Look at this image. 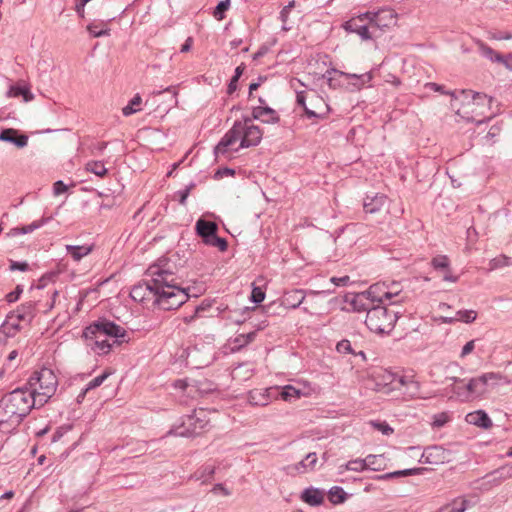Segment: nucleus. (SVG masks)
Returning a JSON list of instances; mask_svg holds the SVG:
<instances>
[{
  "instance_id": "62",
  "label": "nucleus",
  "mask_w": 512,
  "mask_h": 512,
  "mask_svg": "<svg viewBox=\"0 0 512 512\" xmlns=\"http://www.w3.org/2000/svg\"><path fill=\"white\" fill-rule=\"evenodd\" d=\"M466 500L454 502L452 506L440 509L438 512H464L466 510Z\"/></svg>"
},
{
  "instance_id": "40",
  "label": "nucleus",
  "mask_w": 512,
  "mask_h": 512,
  "mask_svg": "<svg viewBox=\"0 0 512 512\" xmlns=\"http://www.w3.org/2000/svg\"><path fill=\"white\" fill-rule=\"evenodd\" d=\"M327 495L329 501L334 505L342 504L348 498V494L340 486H333L330 488Z\"/></svg>"
},
{
  "instance_id": "43",
  "label": "nucleus",
  "mask_w": 512,
  "mask_h": 512,
  "mask_svg": "<svg viewBox=\"0 0 512 512\" xmlns=\"http://www.w3.org/2000/svg\"><path fill=\"white\" fill-rule=\"evenodd\" d=\"M478 48H479L480 54L483 57L489 59L491 62L498 63V61H502L503 60L502 59V54L498 53L493 48H491L490 46H488L487 44H485L483 42L479 43Z\"/></svg>"
},
{
  "instance_id": "29",
  "label": "nucleus",
  "mask_w": 512,
  "mask_h": 512,
  "mask_svg": "<svg viewBox=\"0 0 512 512\" xmlns=\"http://www.w3.org/2000/svg\"><path fill=\"white\" fill-rule=\"evenodd\" d=\"M442 449L438 446H432L426 448L420 459L419 462L423 464H439L442 463Z\"/></svg>"
},
{
  "instance_id": "54",
  "label": "nucleus",
  "mask_w": 512,
  "mask_h": 512,
  "mask_svg": "<svg viewBox=\"0 0 512 512\" xmlns=\"http://www.w3.org/2000/svg\"><path fill=\"white\" fill-rule=\"evenodd\" d=\"M477 317V313L474 310H459L456 313L457 321H462L464 323H472L475 321Z\"/></svg>"
},
{
  "instance_id": "12",
  "label": "nucleus",
  "mask_w": 512,
  "mask_h": 512,
  "mask_svg": "<svg viewBox=\"0 0 512 512\" xmlns=\"http://www.w3.org/2000/svg\"><path fill=\"white\" fill-rule=\"evenodd\" d=\"M369 13L365 12L357 17H353L343 24V28L347 32L356 33L362 40L372 39V34L369 31Z\"/></svg>"
},
{
  "instance_id": "51",
  "label": "nucleus",
  "mask_w": 512,
  "mask_h": 512,
  "mask_svg": "<svg viewBox=\"0 0 512 512\" xmlns=\"http://www.w3.org/2000/svg\"><path fill=\"white\" fill-rule=\"evenodd\" d=\"M274 114H275V110L272 109L271 107L260 105V106L254 107L252 109V118H251V120L252 119L260 120L262 122L264 115H270V116L272 115V116H274Z\"/></svg>"
},
{
  "instance_id": "22",
  "label": "nucleus",
  "mask_w": 512,
  "mask_h": 512,
  "mask_svg": "<svg viewBox=\"0 0 512 512\" xmlns=\"http://www.w3.org/2000/svg\"><path fill=\"white\" fill-rule=\"evenodd\" d=\"M387 197L384 194L376 193L372 196L367 195L363 201L365 213L374 214L379 212L386 203Z\"/></svg>"
},
{
  "instance_id": "34",
  "label": "nucleus",
  "mask_w": 512,
  "mask_h": 512,
  "mask_svg": "<svg viewBox=\"0 0 512 512\" xmlns=\"http://www.w3.org/2000/svg\"><path fill=\"white\" fill-rule=\"evenodd\" d=\"M278 395H280L284 401H292L293 399H299L302 392L292 385H286L281 390L273 388V397H277Z\"/></svg>"
},
{
  "instance_id": "59",
  "label": "nucleus",
  "mask_w": 512,
  "mask_h": 512,
  "mask_svg": "<svg viewBox=\"0 0 512 512\" xmlns=\"http://www.w3.org/2000/svg\"><path fill=\"white\" fill-rule=\"evenodd\" d=\"M510 258L505 255H500L492 259L489 263L490 270L502 268L509 265Z\"/></svg>"
},
{
  "instance_id": "18",
  "label": "nucleus",
  "mask_w": 512,
  "mask_h": 512,
  "mask_svg": "<svg viewBox=\"0 0 512 512\" xmlns=\"http://www.w3.org/2000/svg\"><path fill=\"white\" fill-rule=\"evenodd\" d=\"M114 19L115 17H107L104 20H94L87 25L86 29L93 38L109 36L111 29L108 27V24Z\"/></svg>"
},
{
  "instance_id": "46",
  "label": "nucleus",
  "mask_w": 512,
  "mask_h": 512,
  "mask_svg": "<svg viewBox=\"0 0 512 512\" xmlns=\"http://www.w3.org/2000/svg\"><path fill=\"white\" fill-rule=\"evenodd\" d=\"M308 107L316 111H325L326 113L328 112V105L325 103L322 97L316 94V92H312L310 94Z\"/></svg>"
},
{
  "instance_id": "44",
  "label": "nucleus",
  "mask_w": 512,
  "mask_h": 512,
  "mask_svg": "<svg viewBox=\"0 0 512 512\" xmlns=\"http://www.w3.org/2000/svg\"><path fill=\"white\" fill-rule=\"evenodd\" d=\"M317 460L316 453H308L305 459L296 464L295 468L299 472H305L308 469L313 470L316 466Z\"/></svg>"
},
{
  "instance_id": "50",
  "label": "nucleus",
  "mask_w": 512,
  "mask_h": 512,
  "mask_svg": "<svg viewBox=\"0 0 512 512\" xmlns=\"http://www.w3.org/2000/svg\"><path fill=\"white\" fill-rule=\"evenodd\" d=\"M194 388L200 395H205L216 391L217 384L212 381L205 380L204 382H194Z\"/></svg>"
},
{
  "instance_id": "24",
  "label": "nucleus",
  "mask_w": 512,
  "mask_h": 512,
  "mask_svg": "<svg viewBox=\"0 0 512 512\" xmlns=\"http://www.w3.org/2000/svg\"><path fill=\"white\" fill-rule=\"evenodd\" d=\"M325 493L319 488L309 487L302 491L300 499L310 506H320L324 502Z\"/></svg>"
},
{
  "instance_id": "19",
  "label": "nucleus",
  "mask_w": 512,
  "mask_h": 512,
  "mask_svg": "<svg viewBox=\"0 0 512 512\" xmlns=\"http://www.w3.org/2000/svg\"><path fill=\"white\" fill-rule=\"evenodd\" d=\"M0 141L14 144L17 148H23L28 143V136L19 133L13 128H6L0 132Z\"/></svg>"
},
{
  "instance_id": "56",
  "label": "nucleus",
  "mask_w": 512,
  "mask_h": 512,
  "mask_svg": "<svg viewBox=\"0 0 512 512\" xmlns=\"http://www.w3.org/2000/svg\"><path fill=\"white\" fill-rule=\"evenodd\" d=\"M214 359H215V357H214V353H213V348L209 347V351L205 355V357L200 358V359L194 358V362H196V365H194V368L200 369V368L206 367L209 364H211L214 361Z\"/></svg>"
},
{
  "instance_id": "31",
  "label": "nucleus",
  "mask_w": 512,
  "mask_h": 512,
  "mask_svg": "<svg viewBox=\"0 0 512 512\" xmlns=\"http://www.w3.org/2000/svg\"><path fill=\"white\" fill-rule=\"evenodd\" d=\"M386 290V282L375 283L369 287L367 291H365L366 295L370 299L371 303L377 302L379 305L383 304L386 301L385 297L382 296Z\"/></svg>"
},
{
  "instance_id": "55",
  "label": "nucleus",
  "mask_w": 512,
  "mask_h": 512,
  "mask_svg": "<svg viewBox=\"0 0 512 512\" xmlns=\"http://www.w3.org/2000/svg\"><path fill=\"white\" fill-rule=\"evenodd\" d=\"M229 6H230L229 0L220 1L213 11V16L217 20H223L225 18V12L229 9Z\"/></svg>"
},
{
  "instance_id": "63",
  "label": "nucleus",
  "mask_w": 512,
  "mask_h": 512,
  "mask_svg": "<svg viewBox=\"0 0 512 512\" xmlns=\"http://www.w3.org/2000/svg\"><path fill=\"white\" fill-rule=\"evenodd\" d=\"M22 293H23V286L18 284L13 291H11L10 293H8L5 296V300L8 303H14V302L18 301V299L20 298Z\"/></svg>"
},
{
  "instance_id": "42",
  "label": "nucleus",
  "mask_w": 512,
  "mask_h": 512,
  "mask_svg": "<svg viewBox=\"0 0 512 512\" xmlns=\"http://www.w3.org/2000/svg\"><path fill=\"white\" fill-rule=\"evenodd\" d=\"M85 169L100 178H104L108 174V169L104 166L103 161H89L86 163Z\"/></svg>"
},
{
  "instance_id": "41",
  "label": "nucleus",
  "mask_w": 512,
  "mask_h": 512,
  "mask_svg": "<svg viewBox=\"0 0 512 512\" xmlns=\"http://www.w3.org/2000/svg\"><path fill=\"white\" fill-rule=\"evenodd\" d=\"M215 473V466L212 464H205L194 472V479L200 480L202 484L208 482Z\"/></svg>"
},
{
  "instance_id": "33",
  "label": "nucleus",
  "mask_w": 512,
  "mask_h": 512,
  "mask_svg": "<svg viewBox=\"0 0 512 512\" xmlns=\"http://www.w3.org/2000/svg\"><path fill=\"white\" fill-rule=\"evenodd\" d=\"M463 97L466 100L472 101L473 104L477 105H485L492 102V98L488 97L486 94L474 92L472 90H459V98Z\"/></svg>"
},
{
  "instance_id": "35",
  "label": "nucleus",
  "mask_w": 512,
  "mask_h": 512,
  "mask_svg": "<svg viewBox=\"0 0 512 512\" xmlns=\"http://www.w3.org/2000/svg\"><path fill=\"white\" fill-rule=\"evenodd\" d=\"M93 250V245H66L67 253L75 261H80L83 257L90 254Z\"/></svg>"
},
{
  "instance_id": "32",
  "label": "nucleus",
  "mask_w": 512,
  "mask_h": 512,
  "mask_svg": "<svg viewBox=\"0 0 512 512\" xmlns=\"http://www.w3.org/2000/svg\"><path fill=\"white\" fill-rule=\"evenodd\" d=\"M426 470L427 469L424 467L409 468V469L398 470V471L378 475L376 478L378 480H388V479L399 478V477H404V476L421 475Z\"/></svg>"
},
{
  "instance_id": "13",
  "label": "nucleus",
  "mask_w": 512,
  "mask_h": 512,
  "mask_svg": "<svg viewBox=\"0 0 512 512\" xmlns=\"http://www.w3.org/2000/svg\"><path fill=\"white\" fill-rule=\"evenodd\" d=\"M369 13V25L376 28H385L396 23L397 14L391 8H382L376 12Z\"/></svg>"
},
{
  "instance_id": "27",
  "label": "nucleus",
  "mask_w": 512,
  "mask_h": 512,
  "mask_svg": "<svg viewBox=\"0 0 512 512\" xmlns=\"http://www.w3.org/2000/svg\"><path fill=\"white\" fill-rule=\"evenodd\" d=\"M345 301L348 302L352 306L353 311L356 312H368V309H371L369 303L367 302L370 301V299L368 298L365 292L359 294L346 295Z\"/></svg>"
},
{
  "instance_id": "1",
  "label": "nucleus",
  "mask_w": 512,
  "mask_h": 512,
  "mask_svg": "<svg viewBox=\"0 0 512 512\" xmlns=\"http://www.w3.org/2000/svg\"><path fill=\"white\" fill-rule=\"evenodd\" d=\"M126 336L127 331L122 326L106 317H99L82 331V337L87 345L98 354H108L114 344L128 342Z\"/></svg>"
},
{
  "instance_id": "48",
  "label": "nucleus",
  "mask_w": 512,
  "mask_h": 512,
  "mask_svg": "<svg viewBox=\"0 0 512 512\" xmlns=\"http://www.w3.org/2000/svg\"><path fill=\"white\" fill-rule=\"evenodd\" d=\"M255 336H256L255 331L249 332V333L238 334L233 340V343L235 344V348L240 349V348L245 347L246 345H248L255 339Z\"/></svg>"
},
{
  "instance_id": "47",
  "label": "nucleus",
  "mask_w": 512,
  "mask_h": 512,
  "mask_svg": "<svg viewBox=\"0 0 512 512\" xmlns=\"http://www.w3.org/2000/svg\"><path fill=\"white\" fill-rule=\"evenodd\" d=\"M113 374V370L111 368H106L102 374L92 379L87 385H86V391H90L93 389H96L97 387L101 386L103 382Z\"/></svg>"
},
{
  "instance_id": "36",
  "label": "nucleus",
  "mask_w": 512,
  "mask_h": 512,
  "mask_svg": "<svg viewBox=\"0 0 512 512\" xmlns=\"http://www.w3.org/2000/svg\"><path fill=\"white\" fill-rule=\"evenodd\" d=\"M215 300L204 299L201 304L194 307V318L195 317H207L213 316V313H218V308L213 309Z\"/></svg>"
},
{
  "instance_id": "14",
  "label": "nucleus",
  "mask_w": 512,
  "mask_h": 512,
  "mask_svg": "<svg viewBox=\"0 0 512 512\" xmlns=\"http://www.w3.org/2000/svg\"><path fill=\"white\" fill-rule=\"evenodd\" d=\"M339 75L345 76V81L347 82L346 90L349 91H356L362 89L373 78L371 72H366L363 74L341 72L339 73Z\"/></svg>"
},
{
  "instance_id": "37",
  "label": "nucleus",
  "mask_w": 512,
  "mask_h": 512,
  "mask_svg": "<svg viewBox=\"0 0 512 512\" xmlns=\"http://www.w3.org/2000/svg\"><path fill=\"white\" fill-rule=\"evenodd\" d=\"M210 425V420L206 419L205 410L194 409V436L201 434Z\"/></svg>"
},
{
  "instance_id": "26",
  "label": "nucleus",
  "mask_w": 512,
  "mask_h": 512,
  "mask_svg": "<svg viewBox=\"0 0 512 512\" xmlns=\"http://www.w3.org/2000/svg\"><path fill=\"white\" fill-rule=\"evenodd\" d=\"M401 293L402 288L400 283L393 281L386 283V290L382 296H384L386 300L390 301V305H396L402 303L405 299V296H402Z\"/></svg>"
},
{
  "instance_id": "10",
  "label": "nucleus",
  "mask_w": 512,
  "mask_h": 512,
  "mask_svg": "<svg viewBox=\"0 0 512 512\" xmlns=\"http://www.w3.org/2000/svg\"><path fill=\"white\" fill-rule=\"evenodd\" d=\"M158 293L154 285L150 284V279H144L132 287L130 297L132 300L142 304H148L151 301L152 306H154V299L157 297Z\"/></svg>"
},
{
  "instance_id": "64",
  "label": "nucleus",
  "mask_w": 512,
  "mask_h": 512,
  "mask_svg": "<svg viewBox=\"0 0 512 512\" xmlns=\"http://www.w3.org/2000/svg\"><path fill=\"white\" fill-rule=\"evenodd\" d=\"M30 269L29 264L26 261H14L10 260L9 270L10 271H21L26 272Z\"/></svg>"
},
{
  "instance_id": "57",
  "label": "nucleus",
  "mask_w": 512,
  "mask_h": 512,
  "mask_svg": "<svg viewBox=\"0 0 512 512\" xmlns=\"http://www.w3.org/2000/svg\"><path fill=\"white\" fill-rule=\"evenodd\" d=\"M176 359L174 362V365H178L179 368H182V366L188 365V357H189V347L182 348L175 354Z\"/></svg>"
},
{
  "instance_id": "4",
  "label": "nucleus",
  "mask_w": 512,
  "mask_h": 512,
  "mask_svg": "<svg viewBox=\"0 0 512 512\" xmlns=\"http://www.w3.org/2000/svg\"><path fill=\"white\" fill-rule=\"evenodd\" d=\"M401 312L390 310L383 305H374L368 309L365 324L368 329L378 334H389L395 327Z\"/></svg>"
},
{
  "instance_id": "16",
  "label": "nucleus",
  "mask_w": 512,
  "mask_h": 512,
  "mask_svg": "<svg viewBox=\"0 0 512 512\" xmlns=\"http://www.w3.org/2000/svg\"><path fill=\"white\" fill-rule=\"evenodd\" d=\"M18 320L27 322L30 325L37 314V302L26 301L12 310Z\"/></svg>"
},
{
  "instance_id": "38",
  "label": "nucleus",
  "mask_w": 512,
  "mask_h": 512,
  "mask_svg": "<svg viewBox=\"0 0 512 512\" xmlns=\"http://www.w3.org/2000/svg\"><path fill=\"white\" fill-rule=\"evenodd\" d=\"M271 397H273V388L266 389L264 393L260 391H251L249 394L251 403L261 406L267 405Z\"/></svg>"
},
{
  "instance_id": "53",
  "label": "nucleus",
  "mask_w": 512,
  "mask_h": 512,
  "mask_svg": "<svg viewBox=\"0 0 512 512\" xmlns=\"http://www.w3.org/2000/svg\"><path fill=\"white\" fill-rule=\"evenodd\" d=\"M382 455L370 454L365 458L366 469L379 471L381 469Z\"/></svg>"
},
{
  "instance_id": "5",
  "label": "nucleus",
  "mask_w": 512,
  "mask_h": 512,
  "mask_svg": "<svg viewBox=\"0 0 512 512\" xmlns=\"http://www.w3.org/2000/svg\"><path fill=\"white\" fill-rule=\"evenodd\" d=\"M218 224L214 221L206 220L200 217L195 225V232L197 236L201 238V242L206 246L216 247L221 252H225L228 249V242L225 238L218 236Z\"/></svg>"
},
{
  "instance_id": "30",
  "label": "nucleus",
  "mask_w": 512,
  "mask_h": 512,
  "mask_svg": "<svg viewBox=\"0 0 512 512\" xmlns=\"http://www.w3.org/2000/svg\"><path fill=\"white\" fill-rule=\"evenodd\" d=\"M342 71L336 69V68H330L328 69L323 77L327 79V84L332 89H339V88H345L347 82L345 81V76H340L339 73Z\"/></svg>"
},
{
  "instance_id": "6",
  "label": "nucleus",
  "mask_w": 512,
  "mask_h": 512,
  "mask_svg": "<svg viewBox=\"0 0 512 512\" xmlns=\"http://www.w3.org/2000/svg\"><path fill=\"white\" fill-rule=\"evenodd\" d=\"M166 265H168L167 259H159L157 263L150 265L145 273L146 276L151 277L150 284L154 285L159 293L178 287L173 283V273L166 268Z\"/></svg>"
},
{
  "instance_id": "45",
  "label": "nucleus",
  "mask_w": 512,
  "mask_h": 512,
  "mask_svg": "<svg viewBox=\"0 0 512 512\" xmlns=\"http://www.w3.org/2000/svg\"><path fill=\"white\" fill-rule=\"evenodd\" d=\"M142 103V98L139 94H135L133 98L129 101V103L123 107L122 113L124 116H130L138 111H140V105Z\"/></svg>"
},
{
  "instance_id": "61",
  "label": "nucleus",
  "mask_w": 512,
  "mask_h": 512,
  "mask_svg": "<svg viewBox=\"0 0 512 512\" xmlns=\"http://www.w3.org/2000/svg\"><path fill=\"white\" fill-rule=\"evenodd\" d=\"M71 429H72V425H70V424L57 427V429L55 430V432L52 435L51 443L58 442Z\"/></svg>"
},
{
  "instance_id": "9",
  "label": "nucleus",
  "mask_w": 512,
  "mask_h": 512,
  "mask_svg": "<svg viewBox=\"0 0 512 512\" xmlns=\"http://www.w3.org/2000/svg\"><path fill=\"white\" fill-rule=\"evenodd\" d=\"M241 133H243L241 121L236 120L231 129L224 134L219 143L215 146L214 152L216 156L220 154L224 155L232 150L235 151L232 146L238 141L241 142Z\"/></svg>"
},
{
  "instance_id": "60",
  "label": "nucleus",
  "mask_w": 512,
  "mask_h": 512,
  "mask_svg": "<svg viewBox=\"0 0 512 512\" xmlns=\"http://www.w3.org/2000/svg\"><path fill=\"white\" fill-rule=\"evenodd\" d=\"M336 350L341 354H355V350L348 339L339 341L336 345Z\"/></svg>"
},
{
  "instance_id": "23",
  "label": "nucleus",
  "mask_w": 512,
  "mask_h": 512,
  "mask_svg": "<svg viewBox=\"0 0 512 512\" xmlns=\"http://www.w3.org/2000/svg\"><path fill=\"white\" fill-rule=\"evenodd\" d=\"M465 420L467 423L482 429H489L493 425L492 420L484 410H477L468 413Z\"/></svg>"
},
{
  "instance_id": "11",
  "label": "nucleus",
  "mask_w": 512,
  "mask_h": 512,
  "mask_svg": "<svg viewBox=\"0 0 512 512\" xmlns=\"http://www.w3.org/2000/svg\"><path fill=\"white\" fill-rule=\"evenodd\" d=\"M502 378L499 373L488 372L478 377L469 379L467 382V391H470L471 397L476 398L482 396L487 391L490 381H498Z\"/></svg>"
},
{
  "instance_id": "7",
  "label": "nucleus",
  "mask_w": 512,
  "mask_h": 512,
  "mask_svg": "<svg viewBox=\"0 0 512 512\" xmlns=\"http://www.w3.org/2000/svg\"><path fill=\"white\" fill-rule=\"evenodd\" d=\"M188 288L176 287L165 292L158 293L154 299V307L157 306L163 310H174L182 306L190 297Z\"/></svg>"
},
{
  "instance_id": "15",
  "label": "nucleus",
  "mask_w": 512,
  "mask_h": 512,
  "mask_svg": "<svg viewBox=\"0 0 512 512\" xmlns=\"http://www.w3.org/2000/svg\"><path fill=\"white\" fill-rule=\"evenodd\" d=\"M431 265L436 271L443 273V280L448 282H457L458 277L451 272L450 260L446 255H437L432 258Z\"/></svg>"
},
{
  "instance_id": "21",
  "label": "nucleus",
  "mask_w": 512,
  "mask_h": 512,
  "mask_svg": "<svg viewBox=\"0 0 512 512\" xmlns=\"http://www.w3.org/2000/svg\"><path fill=\"white\" fill-rule=\"evenodd\" d=\"M309 96L305 91H298L296 93V104L304 110V115L308 119H324L326 117L325 111H316L310 109L306 104V100H309Z\"/></svg>"
},
{
  "instance_id": "25",
  "label": "nucleus",
  "mask_w": 512,
  "mask_h": 512,
  "mask_svg": "<svg viewBox=\"0 0 512 512\" xmlns=\"http://www.w3.org/2000/svg\"><path fill=\"white\" fill-rule=\"evenodd\" d=\"M51 219H52L51 216L50 217L43 216L41 219L35 220V221H33L32 223H30L28 225H23L21 227L11 228L10 231L6 235H7V237H14V236H17V235L32 233L36 229H39V228L43 227Z\"/></svg>"
},
{
  "instance_id": "58",
  "label": "nucleus",
  "mask_w": 512,
  "mask_h": 512,
  "mask_svg": "<svg viewBox=\"0 0 512 512\" xmlns=\"http://www.w3.org/2000/svg\"><path fill=\"white\" fill-rule=\"evenodd\" d=\"M346 470L355 471V472H362L366 470V463L365 459H354L350 460L345 465Z\"/></svg>"
},
{
  "instance_id": "3",
  "label": "nucleus",
  "mask_w": 512,
  "mask_h": 512,
  "mask_svg": "<svg viewBox=\"0 0 512 512\" xmlns=\"http://www.w3.org/2000/svg\"><path fill=\"white\" fill-rule=\"evenodd\" d=\"M25 385L30 392L33 391L39 406H43L54 395L58 386V378L52 369L42 367L31 374Z\"/></svg>"
},
{
  "instance_id": "28",
  "label": "nucleus",
  "mask_w": 512,
  "mask_h": 512,
  "mask_svg": "<svg viewBox=\"0 0 512 512\" xmlns=\"http://www.w3.org/2000/svg\"><path fill=\"white\" fill-rule=\"evenodd\" d=\"M451 380L453 383L450 385V390L457 399L463 402L472 399L470 391H467V383L465 382V379L452 377Z\"/></svg>"
},
{
  "instance_id": "8",
  "label": "nucleus",
  "mask_w": 512,
  "mask_h": 512,
  "mask_svg": "<svg viewBox=\"0 0 512 512\" xmlns=\"http://www.w3.org/2000/svg\"><path fill=\"white\" fill-rule=\"evenodd\" d=\"M241 126L243 128V133H241V142L235 151H238L241 148L257 146L261 142L263 136V132L260 127L252 124L251 118L249 117L243 118Z\"/></svg>"
},
{
  "instance_id": "52",
  "label": "nucleus",
  "mask_w": 512,
  "mask_h": 512,
  "mask_svg": "<svg viewBox=\"0 0 512 512\" xmlns=\"http://www.w3.org/2000/svg\"><path fill=\"white\" fill-rule=\"evenodd\" d=\"M192 190V182L187 184L183 189L175 191L172 195V200L179 204H185L190 192Z\"/></svg>"
},
{
  "instance_id": "17",
  "label": "nucleus",
  "mask_w": 512,
  "mask_h": 512,
  "mask_svg": "<svg viewBox=\"0 0 512 512\" xmlns=\"http://www.w3.org/2000/svg\"><path fill=\"white\" fill-rule=\"evenodd\" d=\"M21 321L22 320H18L15 314L10 311L0 326V334H3L5 338H12L16 336L21 331Z\"/></svg>"
},
{
  "instance_id": "49",
  "label": "nucleus",
  "mask_w": 512,
  "mask_h": 512,
  "mask_svg": "<svg viewBox=\"0 0 512 512\" xmlns=\"http://www.w3.org/2000/svg\"><path fill=\"white\" fill-rule=\"evenodd\" d=\"M426 86L428 88H430L431 90L435 91V92H440L442 94L450 95L452 97L451 105L453 107L455 106L454 102L459 99V91H457V90L446 91L445 87L443 85H440V84H437V83H433V82L427 83Z\"/></svg>"
},
{
  "instance_id": "39",
  "label": "nucleus",
  "mask_w": 512,
  "mask_h": 512,
  "mask_svg": "<svg viewBox=\"0 0 512 512\" xmlns=\"http://www.w3.org/2000/svg\"><path fill=\"white\" fill-rule=\"evenodd\" d=\"M8 97H23L25 101L32 99L33 95L30 89L24 85L14 84L11 85L7 91Z\"/></svg>"
},
{
  "instance_id": "20",
  "label": "nucleus",
  "mask_w": 512,
  "mask_h": 512,
  "mask_svg": "<svg viewBox=\"0 0 512 512\" xmlns=\"http://www.w3.org/2000/svg\"><path fill=\"white\" fill-rule=\"evenodd\" d=\"M306 297V291L303 289H291L284 293L281 302L282 305L291 308L296 309L298 308L304 301Z\"/></svg>"
},
{
  "instance_id": "2",
  "label": "nucleus",
  "mask_w": 512,
  "mask_h": 512,
  "mask_svg": "<svg viewBox=\"0 0 512 512\" xmlns=\"http://www.w3.org/2000/svg\"><path fill=\"white\" fill-rule=\"evenodd\" d=\"M37 398L27 385L17 387L4 394L0 399V426L8 424L16 429L31 410L36 407Z\"/></svg>"
}]
</instances>
